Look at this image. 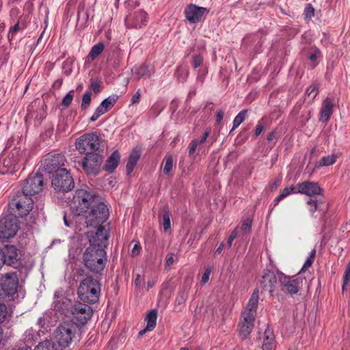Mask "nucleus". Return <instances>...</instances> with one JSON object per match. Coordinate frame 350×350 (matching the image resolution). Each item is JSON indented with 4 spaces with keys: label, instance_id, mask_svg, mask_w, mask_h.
Returning a JSON list of instances; mask_svg holds the SVG:
<instances>
[{
    "label": "nucleus",
    "instance_id": "nucleus-40",
    "mask_svg": "<svg viewBox=\"0 0 350 350\" xmlns=\"http://www.w3.org/2000/svg\"><path fill=\"white\" fill-rule=\"evenodd\" d=\"M173 167V158L172 156L167 157L164 160L163 172L165 174H169Z\"/></svg>",
    "mask_w": 350,
    "mask_h": 350
},
{
    "label": "nucleus",
    "instance_id": "nucleus-27",
    "mask_svg": "<svg viewBox=\"0 0 350 350\" xmlns=\"http://www.w3.org/2000/svg\"><path fill=\"white\" fill-rule=\"evenodd\" d=\"M157 310L155 309L151 310L148 312L146 316L145 321H146V329H154L157 325Z\"/></svg>",
    "mask_w": 350,
    "mask_h": 350
},
{
    "label": "nucleus",
    "instance_id": "nucleus-42",
    "mask_svg": "<svg viewBox=\"0 0 350 350\" xmlns=\"http://www.w3.org/2000/svg\"><path fill=\"white\" fill-rule=\"evenodd\" d=\"M163 227L165 232L169 230L171 228V223H170V214L169 211H165L164 214L163 215Z\"/></svg>",
    "mask_w": 350,
    "mask_h": 350
},
{
    "label": "nucleus",
    "instance_id": "nucleus-32",
    "mask_svg": "<svg viewBox=\"0 0 350 350\" xmlns=\"http://www.w3.org/2000/svg\"><path fill=\"white\" fill-rule=\"evenodd\" d=\"M310 53L308 55V59L313 63L312 68L317 64V59L321 56V51L315 46H310Z\"/></svg>",
    "mask_w": 350,
    "mask_h": 350
},
{
    "label": "nucleus",
    "instance_id": "nucleus-56",
    "mask_svg": "<svg viewBox=\"0 0 350 350\" xmlns=\"http://www.w3.org/2000/svg\"><path fill=\"white\" fill-rule=\"evenodd\" d=\"M135 285L137 288H142L144 286V279L139 274L135 280Z\"/></svg>",
    "mask_w": 350,
    "mask_h": 350
},
{
    "label": "nucleus",
    "instance_id": "nucleus-2",
    "mask_svg": "<svg viewBox=\"0 0 350 350\" xmlns=\"http://www.w3.org/2000/svg\"><path fill=\"white\" fill-rule=\"evenodd\" d=\"M77 327L72 322H64L55 331V341L44 340L40 342L35 350H69Z\"/></svg>",
    "mask_w": 350,
    "mask_h": 350
},
{
    "label": "nucleus",
    "instance_id": "nucleus-11",
    "mask_svg": "<svg viewBox=\"0 0 350 350\" xmlns=\"http://www.w3.org/2000/svg\"><path fill=\"white\" fill-rule=\"evenodd\" d=\"M44 187L43 176L40 172L31 174L25 180L22 191L31 198L42 191Z\"/></svg>",
    "mask_w": 350,
    "mask_h": 350
},
{
    "label": "nucleus",
    "instance_id": "nucleus-51",
    "mask_svg": "<svg viewBox=\"0 0 350 350\" xmlns=\"http://www.w3.org/2000/svg\"><path fill=\"white\" fill-rule=\"evenodd\" d=\"M198 146H199V144L197 139H193L191 142L188 147L189 156H193L195 154Z\"/></svg>",
    "mask_w": 350,
    "mask_h": 350
},
{
    "label": "nucleus",
    "instance_id": "nucleus-54",
    "mask_svg": "<svg viewBox=\"0 0 350 350\" xmlns=\"http://www.w3.org/2000/svg\"><path fill=\"white\" fill-rule=\"evenodd\" d=\"M304 14L306 16V18H312L314 16V10L310 4L307 5V6L305 8Z\"/></svg>",
    "mask_w": 350,
    "mask_h": 350
},
{
    "label": "nucleus",
    "instance_id": "nucleus-14",
    "mask_svg": "<svg viewBox=\"0 0 350 350\" xmlns=\"http://www.w3.org/2000/svg\"><path fill=\"white\" fill-rule=\"evenodd\" d=\"M66 160L64 155L62 154H47L42 163L44 170L49 173H55L59 170H64L62 167L66 163Z\"/></svg>",
    "mask_w": 350,
    "mask_h": 350
},
{
    "label": "nucleus",
    "instance_id": "nucleus-16",
    "mask_svg": "<svg viewBox=\"0 0 350 350\" xmlns=\"http://www.w3.org/2000/svg\"><path fill=\"white\" fill-rule=\"evenodd\" d=\"M296 188L297 189V193L304 194L310 197L321 196L323 192V190L317 183L311 181H304L298 183L296 185Z\"/></svg>",
    "mask_w": 350,
    "mask_h": 350
},
{
    "label": "nucleus",
    "instance_id": "nucleus-57",
    "mask_svg": "<svg viewBox=\"0 0 350 350\" xmlns=\"http://www.w3.org/2000/svg\"><path fill=\"white\" fill-rule=\"evenodd\" d=\"M263 130H264V125L262 124V123L260 121H259L258 122V124H257L256 128L254 131V136L255 137L259 136L262 133Z\"/></svg>",
    "mask_w": 350,
    "mask_h": 350
},
{
    "label": "nucleus",
    "instance_id": "nucleus-6",
    "mask_svg": "<svg viewBox=\"0 0 350 350\" xmlns=\"http://www.w3.org/2000/svg\"><path fill=\"white\" fill-rule=\"evenodd\" d=\"M12 214L19 217L27 216L33 208V200L28 194L21 191L13 196L8 204Z\"/></svg>",
    "mask_w": 350,
    "mask_h": 350
},
{
    "label": "nucleus",
    "instance_id": "nucleus-46",
    "mask_svg": "<svg viewBox=\"0 0 350 350\" xmlns=\"http://www.w3.org/2000/svg\"><path fill=\"white\" fill-rule=\"evenodd\" d=\"M163 109V106L161 103L157 102L154 103L150 109V112L154 116H157L160 112Z\"/></svg>",
    "mask_w": 350,
    "mask_h": 350
},
{
    "label": "nucleus",
    "instance_id": "nucleus-61",
    "mask_svg": "<svg viewBox=\"0 0 350 350\" xmlns=\"http://www.w3.org/2000/svg\"><path fill=\"white\" fill-rule=\"evenodd\" d=\"M224 112L223 110H219L217 111V113H216V124H219L221 121L222 120L223 118H224Z\"/></svg>",
    "mask_w": 350,
    "mask_h": 350
},
{
    "label": "nucleus",
    "instance_id": "nucleus-49",
    "mask_svg": "<svg viewBox=\"0 0 350 350\" xmlns=\"http://www.w3.org/2000/svg\"><path fill=\"white\" fill-rule=\"evenodd\" d=\"M101 81L98 79H92L90 81V88L95 94H98L100 92V87Z\"/></svg>",
    "mask_w": 350,
    "mask_h": 350
},
{
    "label": "nucleus",
    "instance_id": "nucleus-28",
    "mask_svg": "<svg viewBox=\"0 0 350 350\" xmlns=\"http://www.w3.org/2000/svg\"><path fill=\"white\" fill-rule=\"evenodd\" d=\"M239 336L243 339L246 338L254 328V323L241 321L239 323Z\"/></svg>",
    "mask_w": 350,
    "mask_h": 350
},
{
    "label": "nucleus",
    "instance_id": "nucleus-39",
    "mask_svg": "<svg viewBox=\"0 0 350 350\" xmlns=\"http://www.w3.org/2000/svg\"><path fill=\"white\" fill-rule=\"evenodd\" d=\"M316 255V249H313L310 253L306 260L305 261L301 271H305L307 270L309 267H310L314 262V258Z\"/></svg>",
    "mask_w": 350,
    "mask_h": 350
},
{
    "label": "nucleus",
    "instance_id": "nucleus-36",
    "mask_svg": "<svg viewBox=\"0 0 350 350\" xmlns=\"http://www.w3.org/2000/svg\"><path fill=\"white\" fill-rule=\"evenodd\" d=\"M337 157L335 154L323 157L319 161L318 167L329 166L336 161Z\"/></svg>",
    "mask_w": 350,
    "mask_h": 350
},
{
    "label": "nucleus",
    "instance_id": "nucleus-29",
    "mask_svg": "<svg viewBox=\"0 0 350 350\" xmlns=\"http://www.w3.org/2000/svg\"><path fill=\"white\" fill-rule=\"evenodd\" d=\"M258 292L257 290H256L252 293L250 299H249V301L245 310L252 312L255 311L256 312V308L258 306Z\"/></svg>",
    "mask_w": 350,
    "mask_h": 350
},
{
    "label": "nucleus",
    "instance_id": "nucleus-20",
    "mask_svg": "<svg viewBox=\"0 0 350 350\" xmlns=\"http://www.w3.org/2000/svg\"><path fill=\"white\" fill-rule=\"evenodd\" d=\"M277 277L274 271L265 270L261 278L260 283L265 291H267L272 295L277 284Z\"/></svg>",
    "mask_w": 350,
    "mask_h": 350
},
{
    "label": "nucleus",
    "instance_id": "nucleus-24",
    "mask_svg": "<svg viewBox=\"0 0 350 350\" xmlns=\"http://www.w3.org/2000/svg\"><path fill=\"white\" fill-rule=\"evenodd\" d=\"M141 156V152L138 149H133L130 154L126 165V170L129 175L134 170Z\"/></svg>",
    "mask_w": 350,
    "mask_h": 350
},
{
    "label": "nucleus",
    "instance_id": "nucleus-15",
    "mask_svg": "<svg viewBox=\"0 0 350 350\" xmlns=\"http://www.w3.org/2000/svg\"><path fill=\"white\" fill-rule=\"evenodd\" d=\"M148 16L144 10H137L130 13L125 18V24L129 28H141L146 26Z\"/></svg>",
    "mask_w": 350,
    "mask_h": 350
},
{
    "label": "nucleus",
    "instance_id": "nucleus-48",
    "mask_svg": "<svg viewBox=\"0 0 350 350\" xmlns=\"http://www.w3.org/2000/svg\"><path fill=\"white\" fill-rule=\"evenodd\" d=\"M73 93L74 91L71 90L63 98L62 103L63 106L67 107L70 105L74 96Z\"/></svg>",
    "mask_w": 350,
    "mask_h": 350
},
{
    "label": "nucleus",
    "instance_id": "nucleus-53",
    "mask_svg": "<svg viewBox=\"0 0 350 350\" xmlns=\"http://www.w3.org/2000/svg\"><path fill=\"white\" fill-rule=\"evenodd\" d=\"M174 254L173 253H169L165 258V268H170L174 262Z\"/></svg>",
    "mask_w": 350,
    "mask_h": 350
},
{
    "label": "nucleus",
    "instance_id": "nucleus-63",
    "mask_svg": "<svg viewBox=\"0 0 350 350\" xmlns=\"http://www.w3.org/2000/svg\"><path fill=\"white\" fill-rule=\"evenodd\" d=\"M141 250V246L139 244H135L131 251L132 255L135 256L137 255Z\"/></svg>",
    "mask_w": 350,
    "mask_h": 350
},
{
    "label": "nucleus",
    "instance_id": "nucleus-22",
    "mask_svg": "<svg viewBox=\"0 0 350 350\" xmlns=\"http://www.w3.org/2000/svg\"><path fill=\"white\" fill-rule=\"evenodd\" d=\"M132 72L133 76L139 80L142 77H150L154 73V68L152 66L143 64L135 66Z\"/></svg>",
    "mask_w": 350,
    "mask_h": 350
},
{
    "label": "nucleus",
    "instance_id": "nucleus-59",
    "mask_svg": "<svg viewBox=\"0 0 350 350\" xmlns=\"http://www.w3.org/2000/svg\"><path fill=\"white\" fill-rule=\"evenodd\" d=\"M210 132H211V130L209 129H207L205 132L204 133L202 138L200 139H197V142H198V144H202L203 143H204L206 139H207V137L209 136L210 135Z\"/></svg>",
    "mask_w": 350,
    "mask_h": 350
},
{
    "label": "nucleus",
    "instance_id": "nucleus-12",
    "mask_svg": "<svg viewBox=\"0 0 350 350\" xmlns=\"http://www.w3.org/2000/svg\"><path fill=\"white\" fill-rule=\"evenodd\" d=\"M18 280L16 273H7L0 282V299L14 295L18 288Z\"/></svg>",
    "mask_w": 350,
    "mask_h": 350
},
{
    "label": "nucleus",
    "instance_id": "nucleus-33",
    "mask_svg": "<svg viewBox=\"0 0 350 350\" xmlns=\"http://www.w3.org/2000/svg\"><path fill=\"white\" fill-rule=\"evenodd\" d=\"M247 111H241L234 118L233 120V126L230 133H232L233 130L237 129L246 118Z\"/></svg>",
    "mask_w": 350,
    "mask_h": 350
},
{
    "label": "nucleus",
    "instance_id": "nucleus-18",
    "mask_svg": "<svg viewBox=\"0 0 350 350\" xmlns=\"http://www.w3.org/2000/svg\"><path fill=\"white\" fill-rule=\"evenodd\" d=\"M279 282L283 286L284 290L290 294H296L300 288L301 281L294 277H288L282 273H278Z\"/></svg>",
    "mask_w": 350,
    "mask_h": 350
},
{
    "label": "nucleus",
    "instance_id": "nucleus-9",
    "mask_svg": "<svg viewBox=\"0 0 350 350\" xmlns=\"http://www.w3.org/2000/svg\"><path fill=\"white\" fill-rule=\"evenodd\" d=\"M75 146L80 153L96 152L100 146L98 136L93 133L84 134L76 140Z\"/></svg>",
    "mask_w": 350,
    "mask_h": 350
},
{
    "label": "nucleus",
    "instance_id": "nucleus-21",
    "mask_svg": "<svg viewBox=\"0 0 350 350\" xmlns=\"http://www.w3.org/2000/svg\"><path fill=\"white\" fill-rule=\"evenodd\" d=\"M334 103L329 98H325L323 103L319 114V121L327 122L333 113Z\"/></svg>",
    "mask_w": 350,
    "mask_h": 350
},
{
    "label": "nucleus",
    "instance_id": "nucleus-64",
    "mask_svg": "<svg viewBox=\"0 0 350 350\" xmlns=\"http://www.w3.org/2000/svg\"><path fill=\"white\" fill-rule=\"evenodd\" d=\"M301 38H302V41L304 42L306 44H308L311 41V38H310V35L307 32H305L301 36Z\"/></svg>",
    "mask_w": 350,
    "mask_h": 350
},
{
    "label": "nucleus",
    "instance_id": "nucleus-19",
    "mask_svg": "<svg viewBox=\"0 0 350 350\" xmlns=\"http://www.w3.org/2000/svg\"><path fill=\"white\" fill-rule=\"evenodd\" d=\"M208 12L206 8L193 4L188 5L185 10V17L191 23L199 22L202 17Z\"/></svg>",
    "mask_w": 350,
    "mask_h": 350
},
{
    "label": "nucleus",
    "instance_id": "nucleus-10",
    "mask_svg": "<svg viewBox=\"0 0 350 350\" xmlns=\"http://www.w3.org/2000/svg\"><path fill=\"white\" fill-rule=\"evenodd\" d=\"M52 186L57 191L68 192L74 188L75 183L66 169L59 170L52 177Z\"/></svg>",
    "mask_w": 350,
    "mask_h": 350
},
{
    "label": "nucleus",
    "instance_id": "nucleus-37",
    "mask_svg": "<svg viewBox=\"0 0 350 350\" xmlns=\"http://www.w3.org/2000/svg\"><path fill=\"white\" fill-rule=\"evenodd\" d=\"M319 85L317 83L311 84L306 90L305 95L311 97V101H313L319 93Z\"/></svg>",
    "mask_w": 350,
    "mask_h": 350
},
{
    "label": "nucleus",
    "instance_id": "nucleus-47",
    "mask_svg": "<svg viewBox=\"0 0 350 350\" xmlns=\"http://www.w3.org/2000/svg\"><path fill=\"white\" fill-rule=\"evenodd\" d=\"M252 220L250 218L246 219L241 224V229L243 233L247 234L250 232Z\"/></svg>",
    "mask_w": 350,
    "mask_h": 350
},
{
    "label": "nucleus",
    "instance_id": "nucleus-60",
    "mask_svg": "<svg viewBox=\"0 0 350 350\" xmlns=\"http://www.w3.org/2000/svg\"><path fill=\"white\" fill-rule=\"evenodd\" d=\"M210 273H211V270H209L208 269H206V271L204 272L202 277V280H201L202 283L206 284L208 281Z\"/></svg>",
    "mask_w": 350,
    "mask_h": 350
},
{
    "label": "nucleus",
    "instance_id": "nucleus-17",
    "mask_svg": "<svg viewBox=\"0 0 350 350\" xmlns=\"http://www.w3.org/2000/svg\"><path fill=\"white\" fill-rule=\"evenodd\" d=\"M72 313L78 323L84 325L91 318L92 311L88 304H79L75 306L72 310Z\"/></svg>",
    "mask_w": 350,
    "mask_h": 350
},
{
    "label": "nucleus",
    "instance_id": "nucleus-55",
    "mask_svg": "<svg viewBox=\"0 0 350 350\" xmlns=\"http://www.w3.org/2000/svg\"><path fill=\"white\" fill-rule=\"evenodd\" d=\"M19 29V22H18L16 25H14L13 27H12L9 31V33H8V39H12L13 37L14 36V35L16 34V33L18 31Z\"/></svg>",
    "mask_w": 350,
    "mask_h": 350
},
{
    "label": "nucleus",
    "instance_id": "nucleus-25",
    "mask_svg": "<svg viewBox=\"0 0 350 350\" xmlns=\"http://www.w3.org/2000/svg\"><path fill=\"white\" fill-rule=\"evenodd\" d=\"M54 297V310L64 313L65 310L68 309L70 301L64 297H59L57 295V292L55 293Z\"/></svg>",
    "mask_w": 350,
    "mask_h": 350
},
{
    "label": "nucleus",
    "instance_id": "nucleus-26",
    "mask_svg": "<svg viewBox=\"0 0 350 350\" xmlns=\"http://www.w3.org/2000/svg\"><path fill=\"white\" fill-rule=\"evenodd\" d=\"M275 347L274 342V336L271 332L266 330L264 334V339L262 343L263 350H274Z\"/></svg>",
    "mask_w": 350,
    "mask_h": 350
},
{
    "label": "nucleus",
    "instance_id": "nucleus-30",
    "mask_svg": "<svg viewBox=\"0 0 350 350\" xmlns=\"http://www.w3.org/2000/svg\"><path fill=\"white\" fill-rule=\"evenodd\" d=\"M291 193H297V189L296 187L291 186L289 187H285L281 191L280 195L275 199V205H277L280 200L287 197Z\"/></svg>",
    "mask_w": 350,
    "mask_h": 350
},
{
    "label": "nucleus",
    "instance_id": "nucleus-4",
    "mask_svg": "<svg viewBox=\"0 0 350 350\" xmlns=\"http://www.w3.org/2000/svg\"><path fill=\"white\" fill-rule=\"evenodd\" d=\"M100 292V284L98 279L91 275L87 276L80 283L77 294L84 303L92 304L97 302Z\"/></svg>",
    "mask_w": 350,
    "mask_h": 350
},
{
    "label": "nucleus",
    "instance_id": "nucleus-31",
    "mask_svg": "<svg viewBox=\"0 0 350 350\" xmlns=\"http://www.w3.org/2000/svg\"><path fill=\"white\" fill-rule=\"evenodd\" d=\"M104 49V44L103 42H98L92 47L91 51L89 53V56L91 57L92 60H94L102 53Z\"/></svg>",
    "mask_w": 350,
    "mask_h": 350
},
{
    "label": "nucleus",
    "instance_id": "nucleus-34",
    "mask_svg": "<svg viewBox=\"0 0 350 350\" xmlns=\"http://www.w3.org/2000/svg\"><path fill=\"white\" fill-rule=\"evenodd\" d=\"M189 290V286L183 287V288L180 289L178 292V296L176 299V303H177L178 305L184 304L188 297Z\"/></svg>",
    "mask_w": 350,
    "mask_h": 350
},
{
    "label": "nucleus",
    "instance_id": "nucleus-38",
    "mask_svg": "<svg viewBox=\"0 0 350 350\" xmlns=\"http://www.w3.org/2000/svg\"><path fill=\"white\" fill-rule=\"evenodd\" d=\"M175 75H176L177 79L180 82H185L189 75V71L187 69L178 66L176 70Z\"/></svg>",
    "mask_w": 350,
    "mask_h": 350
},
{
    "label": "nucleus",
    "instance_id": "nucleus-13",
    "mask_svg": "<svg viewBox=\"0 0 350 350\" xmlns=\"http://www.w3.org/2000/svg\"><path fill=\"white\" fill-rule=\"evenodd\" d=\"M103 161L101 154L96 152L86 154V156L81 161V167L88 174L96 175Z\"/></svg>",
    "mask_w": 350,
    "mask_h": 350
},
{
    "label": "nucleus",
    "instance_id": "nucleus-52",
    "mask_svg": "<svg viewBox=\"0 0 350 350\" xmlns=\"http://www.w3.org/2000/svg\"><path fill=\"white\" fill-rule=\"evenodd\" d=\"M203 58L200 55H196L193 57L192 66L194 68H197L202 65Z\"/></svg>",
    "mask_w": 350,
    "mask_h": 350
},
{
    "label": "nucleus",
    "instance_id": "nucleus-1",
    "mask_svg": "<svg viewBox=\"0 0 350 350\" xmlns=\"http://www.w3.org/2000/svg\"><path fill=\"white\" fill-rule=\"evenodd\" d=\"M90 246L83 255L85 267L95 274H100L107 262L105 248L108 244L109 234L100 228L97 232H88Z\"/></svg>",
    "mask_w": 350,
    "mask_h": 350
},
{
    "label": "nucleus",
    "instance_id": "nucleus-35",
    "mask_svg": "<svg viewBox=\"0 0 350 350\" xmlns=\"http://www.w3.org/2000/svg\"><path fill=\"white\" fill-rule=\"evenodd\" d=\"M118 98V96L116 94H113L104 99L101 102L100 105L107 110V111H108L116 103Z\"/></svg>",
    "mask_w": 350,
    "mask_h": 350
},
{
    "label": "nucleus",
    "instance_id": "nucleus-41",
    "mask_svg": "<svg viewBox=\"0 0 350 350\" xmlns=\"http://www.w3.org/2000/svg\"><path fill=\"white\" fill-rule=\"evenodd\" d=\"M256 314L255 311L252 312L245 310L242 314V321L254 323Z\"/></svg>",
    "mask_w": 350,
    "mask_h": 350
},
{
    "label": "nucleus",
    "instance_id": "nucleus-5",
    "mask_svg": "<svg viewBox=\"0 0 350 350\" xmlns=\"http://www.w3.org/2000/svg\"><path fill=\"white\" fill-rule=\"evenodd\" d=\"M96 198L94 194L85 189H77L70 204L72 213L77 216L85 214L96 202Z\"/></svg>",
    "mask_w": 350,
    "mask_h": 350
},
{
    "label": "nucleus",
    "instance_id": "nucleus-58",
    "mask_svg": "<svg viewBox=\"0 0 350 350\" xmlns=\"http://www.w3.org/2000/svg\"><path fill=\"white\" fill-rule=\"evenodd\" d=\"M141 98L140 90L139 89L136 93L132 96L131 103V104H137L139 102Z\"/></svg>",
    "mask_w": 350,
    "mask_h": 350
},
{
    "label": "nucleus",
    "instance_id": "nucleus-50",
    "mask_svg": "<svg viewBox=\"0 0 350 350\" xmlns=\"http://www.w3.org/2000/svg\"><path fill=\"white\" fill-rule=\"evenodd\" d=\"M8 314V310L6 306L3 303L0 302V323L5 321Z\"/></svg>",
    "mask_w": 350,
    "mask_h": 350
},
{
    "label": "nucleus",
    "instance_id": "nucleus-8",
    "mask_svg": "<svg viewBox=\"0 0 350 350\" xmlns=\"http://www.w3.org/2000/svg\"><path fill=\"white\" fill-rule=\"evenodd\" d=\"M19 229L18 218L14 214H8L0 219V241L5 242L13 238Z\"/></svg>",
    "mask_w": 350,
    "mask_h": 350
},
{
    "label": "nucleus",
    "instance_id": "nucleus-45",
    "mask_svg": "<svg viewBox=\"0 0 350 350\" xmlns=\"http://www.w3.org/2000/svg\"><path fill=\"white\" fill-rule=\"evenodd\" d=\"M319 203V201L312 198H310L307 201V204L310 206L309 211L312 215H313L317 210Z\"/></svg>",
    "mask_w": 350,
    "mask_h": 350
},
{
    "label": "nucleus",
    "instance_id": "nucleus-3",
    "mask_svg": "<svg viewBox=\"0 0 350 350\" xmlns=\"http://www.w3.org/2000/svg\"><path fill=\"white\" fill-rule=\"evenodd\" d=\"M108 217L109 209L107 206L103 202H94L90 210L84 214L85 227L96 228V232L101 228L104 233H107L102 224L108 219Z\"/></svg>",
    "mask_w": 350,
    "mask_h": 350
},
{
    "label": "nucleus",
    "instance_id": "nucleus-43",
    "mask_svg": "<svg viewBox=\"0 0 350 350\" xmlns=\"http://www.w3.org/2000/svg\"><path fill=\"white\" fill-rule=\"evenodd\" d=\"M91 103V92H86L82 98L81 109L85 110L90 105Z\"/></svg>",
    "mask_w": 350,
    "mask_h": 350
},
{
    "label": "nucleus",
    "instance_id": "nucleus-23",
    "mask_svg": "<svg viewBox=\"0 0 350 350\" xmlns=\"http://www.w3.org/2000/svg\"><path fill=\"white\" fill-rule=\"evenodd\" d=\"M120 159V153L117 150L114 151L107 159L104 170L109 173L113 172L119 164Z\"/></svg>",
    "mask_w": 350,
    "mask_h": 350
},
{
    "label": "nucleus",
    "instance_id": "nucleus-44",
    "mask_svg": "<svg viewBox=\"0 0 350 350\" xmlns=\"http://www.w3.org/2000/svg\"><path fill=\"white\" fill-rule=\"evenodd\" d=\"M350 282V262L348 263L343 276L342 291H345L347 285Z\"/></svg>",
    "mask_w": 350,
    "mask_h": 350
},
{
    "label": "nucleus",
    "instance_id": "nucleus-62",
    "mask_svg": "<svg viewBox=\"0 0 350 350\" xmlns=\"http://www.w3.org/2000/svg\"><path fill=\"white\" fill-rule=\"evenodd\" d=\"M96 114L98 115V116L100 117V116H102L103 114L105 113L107 111V110L103 107L101 106V105L100 104V105L96 109L95 111H94Z\"/></svg>",
    "mask_w": 350,
    "mask_h": 350
},
{
    "label": "nucleus",
    "instance_id": "nucleus-7",
    "mask_svg": "<svg viewBox=\"0 0 350 350\" xmlns=\"http://www.w3.org/2000/svg\"><path fill=\"white\" fill-rule=\"evenodd\" d=\"M25 152L20 148H15L0 161V173L12 174L19 170L25 161Z\"/></svg>",
    "mask_w": 350,
    "mask_h": 350
}]
</instances>
